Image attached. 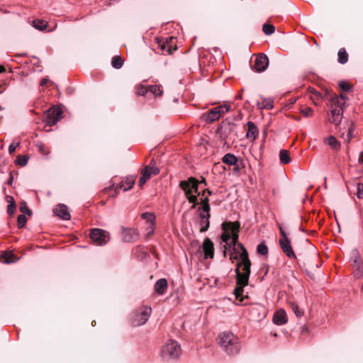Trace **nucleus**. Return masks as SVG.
Returning <instances> with one entry per match:
<instances>
[{"label":"nucleus","mask_w":363,"mask_h":363,"mask_svg":"<svg viewBox=\"0 0 363 363\" xmlns=\"http://www.w3.org/2000/svg\"><path fill=\"white\" fill-rule=\"evenodd\" d=\"M181 182H185V181L184 180H182ZM186 182H199V181L191 177H189L188 179V180H186Z\"/></svg>","instance_id":"nucleus-56"},{"label":"nucleus","mask_w":363,"mask_h":363,"mask_svg":"<svg viewBox=\"0 0 363 363\" xmlns=\"http://www.w3.org/2000/svg\"><path fill=\"white\" fill-rule=\"evenodd\" d=\"M257 252L261 255H266L268 254V247L264 242H262L258 245Z\"/></svg>","instance_id":"nucleus-36"},{"label":"nucleus","mask_w":363,"mask_h":363,"mask_svg":"<svg viewBox=\"0 0 363 363\" xmlns=\"http://www.w3.org/2000/svg\"><path fill=\"white\" fill-rule=\"evenodd\" d=\"M5 71V67L3 65H0V73L4 72Z\"/></svg>","instance_id":"nucleus-59"},{"label":"nucleus","mask_w":363,"mask_h":363,"mask_svg":"<svg viewBox=\"0 0 363 363\" xmlns=\"http://www.w3.org/2000/svg\"><path fill=\"white\" fill-rule=\"evenodd\" d=\"M155 223L147 224V226L146 227V233H147V238H149L152 235H153V233L155 232Z\"/></svg>","instance_id":"nucleus-43"},{"label":"nucleus","mask_w":363,"mask_h":363,"mask_svg":"<svg viewBox=\"0 0 363 363\" xmlns=\"http://www.w3.org/2000/svg\"><path fill=\"white\" fill-rule=\"evenodd\" d=\"M17 221H18V227L19 228H21L26 225V223L27 222V218L26 217V216L24 214L19 215L18 216Z\"/></svg>","instance_id":"nucleus-40"},{"label":"nucleus","mask_w":363,"mask_h":363,"mask_svg":"<svg viewBox=\"0 0 363 363\" xmlns=\"http://www.w3.org/2000/svg\"><path fill=\"white\" fill-rule=\"evenodd\" d=\"M359 161L363 163V151H362L359 154Z\"/></svg>","instance_id":"nucleus-58"},{"label":"nucleus","mask_w":363,"mask_h":363,"mask_svg":"<svg viewBox=\"0 0 363 363\" xmlns=\"http://www.w3.org/2000/svg\"><path fill=\"white\" fill-rule=\"evenodd\" d=\"M144 184H145V183H143V182L140 183V186H142Z\"/></svg>","instance_id":"nucleus-64"},{"label":"nucleus","mask_w":363,"mask_h":363,"mask_svg":"<svg viewBox=\"0 0 363 363\" xmlns=\"http://www.w3.org/2000/svg\"><path fill=\"white\" fill-rule=\"evenodd\" d=\"M180 187L184 191L190 203H194L197 200V196L199 195L198 193V184L199 183H179Z\"/></svg>","instance_id":"nucleus-12"},{"label":"nucleus","mask_w":363,"mask_h":363,"mask_svg":"<svg viewBox=\"0 0 363 363\" xmlns=\"http://www.w3.org/2000/svg\"><path fill=\"white\" fill-rule=\"evenodd\" d=\"M12 180H13V177H12V176H11L9 178V180L8 182H12Z\"/></svg>","instance_id":"nucleus-62"},{"label":"nucleus","mask_w":363,"mask_h":363,"mask_svg":"<svg viewBox=\"0 0 363 363\" xmlns=\"http://www.w3.org/2000/svg\"><path fill=\"white\" fill-rule=\"evenodd\" d=\"M62 110L56 106H53L48 110L45 113L44 122L46 126H52L55 125L62 118Z\"/></svg>","instance_id":"nucleus-11"},{"label":"nucleus","mask_w":363,"mask_h":363,"mask_svg":"<svg viewBox=\"0 0 363 363\" xmlns=\"http://www.w3.org/2000/svg\"><path fill=\"white\" fill-rule=\"evenodd\" d=\"M20 145V142L12 143L9 147V154H13L16 149Z\"/></svg>","instance_id":"nucleus-46"},{"label":"nucleus","mask_w":363,"mask_h":363,"mask_svg":"<svg viewBox=\"0 0 363 363\" xmlns=\"http://www.w3.org/2000/svg\"><path fill=\"white\" fill-rule=\"evenodd\" d=\"M334 97H337L339 99L340 102L342 104V107H343L345 102H342V101H345L347 99V96L345 94H340V96H335Z\"/></svg>","instance_id":"nucleus-50"},{"label":"nucleus","mask_w":363,"mask_h":363,"mask_svg":"<svg viewBox=\"0 0 363 363\" xmlns=\"http://www.w3.org/2000/svg\"><path fill=\"white\" fill-rule=\"evenodd\" d=\"M124 239H125V240L126 242H130V241H131L130 239H127V238H125Z\"/></svg>","instance_id":"nucleus-63"},{"label":"nucleus","mask_w":363,"mask_h":363,"mask_svg":"<svg viewBox=\"0 0 363 363\" xmlns=\"http://www.w3.org/2000/svg\"><path fill=\"white\" fill-rule=\"evenodd\" d=\"M289 306L297 317H301L303 315V311L299 308L296 303L290 302Z\"/></svg>","instance_id":"nucleus-34"},{"label":"nucleus","mask_w":363,"mask_h":363,"mask_svg":"<svg viewBox=\"0 0 363 363\" xmlns=\"http://www.w3.org/2000/svg\"><path fill=\"white\" fill-rule=\"evenodd\" d=\"M222 162L229 166H235L236 168L238 167V159L233 154H225L222 158Z\"/></svg>","instance_id":"nucleus-22"},{"label":"nucleus","mask_w":363,"mask_h":363,"mask_svg":"<svg viewBox=\"0 0 363 363\" xmlns=\"http://www.w3.org/2000/svg\"><path fill=\"white\" fill-rule=\"evenodd\" d=\"M137 179V176L136 175H129L126 177V181L125 182H135Z\"/></svg>","instance_id":"nucleus-51"},{"label":"nucleus","mask_w":363,"mask_h":363,"mask_svg":"<svg viewBox=\"0 0 363 363\" xmlns=\"http://www.w3.org/2000/svg\"><path fill=\"white\" fill-rule=\"evenodd\" d=\"M90 238L95 244L99 246L106 245L110 240L109 233L99 228H93L90 233Z\"/></svg>","instance_id":"nucleus-10"},{"label":"nucleus","mask_w":363,"mask_h":363,"mask_svg":"<svg viewBox=\"0 0 363 363\" xmlns=\"http://www.w3.org/2000/svg\"><path fill=\"white\" fill-rule=\"evenodd\" d=\"M257 108L271 110L274 107V101L271 98H265L259 96V99L256 102Z\"/></svg>","instance_id":"nucleus-19"},{"label":"nucleus","mask_w":363,"mask_h":363,"mask_svg":"<svg viewBox=\"0 0 363 363\" xmlns=\"http://www.w3.org/2000/svg\"><path fill=\"white\" fill-rule=\"evenodd\" d=\"M1 256L5 259V263L6 264H11L16 262L14 259L15 255L11 251L4 252Z\"/></svg>","instance_id":"nucleus-31"},{"label":"nucleus","mask_w":363,"mask_h":363,"mask_svg":"<svg viewBox=\"0 0 363 363\" xmlns=\"http://www.w3.org/2000/svg\"><path fill=\"white\" fill-rule=\"evenodd\" d=\"M226 225L228 226V228H230L231 231V239L230 241L228 250L231 249V245H237L238 247H240V246L239 245L240 243L238 242L240 224L238 222L223 223V226L226 227Z\"/></svg>","instance_id":"nucleus-16"},{"label":"nucleus","mask_w":363,"mask_h":363,"mask_svg":"<svg viewBox=\"0 0 363 363\" xmlns=\"http://www.w3.org/2000/svg\"><path fill=\"white\" fill-rule=\"evenodd\" d=\"M354 186L357 188V197L359 199H363V183H356Z\"/></svg>","instance_id":"nucleus-39"},{"label":"nucleus","mask_w":363,"mask_h":363,"mask_svg":"<svg viewBox=\"0 0 363 363\" xmlns=\"http://www.w3.org/2000/svg\"><path fill=\"white\" fill-rule=\"evenodd\" d=\"M222 228L223 230V233L221 235V240L223 242L225 243V250L228 249V247L230 245V241L231 239V231L230 228H228V226L226 225L223 226V223L222 224Z\"/></svg>","instance_id":"nucleus-25"},{"label":"nucleus","mask_w":363,"mask_h":363,"mask_svg":"<svg viewBox=\"0 0 363 363\" xmlns=\"http://www.w3.org/2000/svg\"><path fill=\"white\" fill-rule=\"evenodd\" d=\"M28 157L26 155H19L16 160V162L17 164H19L21 166H25L26 165V164L28 163Z\"/></svg>","instance_id":"nucleus-38"},{"label":"nucleus","mask_w":363,"mask_h":363,"mask_svg":"<svg viewBox=\"0 0 363 363\" xmlns=\"http://www.w3.org/2000/svg\"><path fill=\"white\" fill-rule=\"evenodd\" d=\"M230 110V105L224 104L210 109L203 114L202 118L206 123H212L218 121L223 114L228 112Z\"/></svg>","instance_id":"nucleus-4"},{"label":"nucleus","mask_w":363,"mask_h":363,"mask_svg":"<svg viewBox=\"0 0 363 363\" xmlns=\"http://www.w3.org/2000/svg\"><path fill=\"white\" fill-rule=\"evenodd\" d=\"M54 213L63 220H69L71 217L68 208L65 204H58L54 209Z\"/></svg>","instance_id":"nucleus-20"},{"label":"nucleus","mask_w":363,"mask_h":363,"mask_svg":"<svg viewBox=\"0 0 363 363\" xmlns=\"http://www.w3.org/2000/svg\"><path fill=\"white\" fill-rule=\"evenodd\" d=\"M19 208H20V211L23 213H27V214H29V215L31 213L30 210L28 208V207L27 206V204H26V203L25 201H22V202L20 203Z\"/></svg>","instance_id":"nucleus-42"},{"label":"nucleus","mask_w":363,"mask_h":363,"mask_svg":"<svg viewBox=\"0 0 363 363\" xmlns=\"http://www.w3.org/2000/svg\"><path fill=\"white\" fill-rule=\"evenodd\" d=\"M162 356L164 359H177L182 353L180 345L172 340H168L162 348Z\"/></svg>","instance_id":"nucleus-5"},{"label":"nucleus","mask_w":363,"mask_h":363,"mask_svg":"<svg viewBox=\"0 0 363 363\" xmlns=\"http://www.w3.org/2000/svg\"><path fill=\"white\" fill-rule=\"evenodd\" d=\"M141 218L146 220L147 224L155 223V216L152 213L145 212L141 215Z\"/></svg>","instance_id":"nucleus-32"},{"label":"nucleus","mask_w":363,"mask_h":363,"mask_svg":"<svg viewBox=\"0 0 363 363\" xmlns=\"http://www.w3.org/2000/svg\"><path fill=\"white\" fill-rule=\"evenodd\" d=\"M137 94L139 96H145L148 94V86H145L144 85H140L136 91Z\"/></svg>","instance_id":"nucleus-41"},{"label":"nucleus","mask_w":363,"mask_h":363,"mask_svg":"<svg viewBox=\"0 0 363 363\" xmlns=\"http://www.w3.org/2000/svg\"><path fill=\"white\" fill-rule=\"evenodd\" d=\"M210 205L208 202H206L203 204L202 206V212L200 213V225H201V232L206 231L210 225L209 218H210Z\"/></svg>","instance_id":"nucleus-15"},{"label":"nucleus","mask_w":363,"mask_h":363,"mask_svg":"<svg viewBox=\"0 0 363 363\" xmlns=\"http://www.w3.org/2000/svg\"><path fill=\"white\" fill-rule=\"evenodd\" d=\"M156 43L158 45V48H160V50L162 54H168L171 55L173 52V50H175L177 48H173L171 43L173 40H174V38L173 37L169 38H160L157 37L155 39Z\"/></svg>","instance_id":"nucleus-13"},{"label":"nucleus","mask_w":363,"mask_h":363,"mask_svg":"<svg viewBox=\"0 0 363 363\" xmlns=\"http://www.w3.org/2000/svg\"><path fill=\"white\" fill-rule=\"evenodd\" d=\"M151 313L152 308L150 306H144L138 308L133 318V325L140 326L144 325L148 320Z\"/></svg>","instance_id":"nucleus-7"},{"label":"nucleus","mask_w":363,"mask_h":363,"mask_svg":"<svg viewBox=\"0 0 363 363\" xmlns=\"http://www.w3.org/2000/svg\"><path fill=\"white\" fill-rule=\"evenodd\" d=\"M331 110L329 121L335 125H339L342 119L343 107L337 97H333L331 100Z\"/></svg>","instance_id":"nucleus-6"},{"label":"nucleus","mask_w":363,"mask_h":363,"mask_svg":"<svg viewBox=\"0 0 363 363\" xmlns=\"http://www.w3.org/2000/svg\"><path fill=\"white\" fill-rule=\"evenodd\" d=\"M16 211V205L15 202L11 201V203H9L7 206V212L9 215H12Z\"/></svg>","instance_id":"nucleus-45"},{"label":"nucleus","mask_w":363,"mask_h":363,"mask_svg":"<svg viewBox=\"0 0 363 363\" xmlns=\"http://www.w3.org/2000/svg\"><path fill=\"white\" fill-rule=\"evenodd\" d=\"M273 322L277 325H281L287 322L286 313L284 311L276 312L273 316Z\"/></svg>","instance_id":"nucleus-24"},{"label":"nucleus","mask_w":363,"mask_h":363,"mask_svg":"<svg viewBox=\"0 0 363 363\" xmlns=\"http://www.w3.org/2000/svg\"><path fill=\"white\" fill-rule=\"evenodd\" d=\"M7 201L11 203V201L14 202V199L12 196H7L6 197Z\"/></svg>","instance_id":"nucleus-57"},{"label":"nucleus","mask_w":363,"mask_h":363,"mask_svg":"<svg viewBox=\"0 0 363 363\" xmlns=\"http://www.w3.org/2000/svg\"><path fill=\"white\" fill-rule=\"evenodd\" d=\"M247 138L250 139L255 140L258 135L259 130L255 123L252 121H248L247 123Z\"/></svg>","instance_id":"nucleus-23"},{"label":"nucleus","mask_w":363,"mask_h":363,"mask_svg":"<svg viewBox=\"0 0 363 363\" xmlns=\"http://www.w3.org/2000/svg\"><path fill=\"white\" fill-rule=\"evenodd\" d=\"M262 30L266 35H272L275 31V27L273 25L264 23L262 26Z\"/></svg>","instance_id":"nucleus-35"},{"label":"nucleus","mask_w":363,"mask_h":363,"mask_svg":"<svg viewBox=\"0 0 363 363\" xmlns=\"http://www.w3.org/2000/svg\"><path fill=\"white\" fill-rule=\"evenodd\" d=\"M340 87L344 91H350L352 89L351 86H350L348 84L341 82L339 84Z\"/></svg>","instance_id":"nucleus-47"},{"label":"nucleus","mask_w":363,"mask_h":363,"mask_svg":"<svg viewBox=\"0 0 363 363\" xmlns=\"http://www.w3.org/2000/svg\"><path fill=\"white\" fill-rule=\"evenodd\" d=\"M216 133L221 140L226 142L236 135V125L228 120L223 121L217 128Z\"/></svg>","instance_id":"nucleus-3"},{"label":"nucleus","mask_w":363,"mask_h":363,"mask_svg":"<svg viewBox=\"0 0 363 363\" xmlns=\"http://www.w3.org/2000/svg\"><path fill=\"white\" fill-rule=\"evenodd\" d=\"M313 110L311 108H306L301 110V113L305 117H309L312 115Z\"/></svg>","instance_id":"nucleus-48"},{"label":"nucleus","mask_w":363,"mask_h":363,"mask_svg":"<svg viewBox=\"0 0 363 363\" xmlns=\"http://www.w3.org/2000/svg\"><path fill=\"white\" fill-rule=\"evenodd\" d=\"M242 250L240 255L242 262H238L235 268L237 286L234 294L237 299L242 300L243 288L248 284L250 274L251 262L248 257V252L242 244L239 245Z\"/></svg>","instance_id":"nucleus-1"},{"label":"nucleus","mask_w":363,"mask_h":363,"mask_svg":"<svg viewBox=\"0 0 363 363\" xmlns=\"http://www.w3.org/2000/svg\"><path fill=\"white\" fill-rule=\"evenodd\" d=\"M338 62L340 64H345L348 60V55L345 48H340L338 51Z\"/></svg>","instance_id":"nucleus-30"},{"label":"nucleus","mask_w":363,"mask_h":363,"mask_svg":"<svg viewBox=\"0 0 363 363\" xmlns=\"http://www.w3.org/2000/svg\"><path fill=\"white\" fill-rule=\"evenodd\" d=\"M125 232H127V233H130L132 232V230L130 229H128V230H125Z\"/></svg>","instance_id":"nucleus-61"},{"label":"nucleus","mask_w":363,"mask_h":363,"mask_svg":"<svg viewBox=\"0 0 363 363\" xmlns=\"http://www.w3.org/2000/svg\"><path fill=\"white\" fill-rule=\"evenodd\" d=\"M36 147L38 148V151L44 155H48L49 153V151L48 150L47 147L45 144H43L42 142H38L36 143Z\"/></svg>","instance_id":"nucleus-37"},{"label":"nucleus","mask_w":363,"mask_h":363,"mask_svg":"<svg viewBox=\"0 0 363 363\" xmlns=\"http://www.w3.org/2000/svg\"><path fill=\"white\" fill-rule=\"evenodd\" d=\"M325 143L330 146L333 150H339L340 148V143L333 135L329 136L325 140Z\"/></svg>","instance_id":"nucleus-26"},{"label":"nucleus","mask_w":363,"mask_h":363,"mask_svg":"<svg viewBox=\"0 0 363 363\" xmlns=\"http://www.w3.org/2000/svg\"><path fill=\"white\" fill-rule=\"evenodd\" d=\"M359 266H361L360 263H359V261L357 259H355L354 260V267L356 268Z\"/></svg>","instance_id":"nucleus-55"},{"label":"nucleus","mask_w":363,"mask_h":363,"mask_svg":"<svg viewBox=\"0 0 363 363\" xmlns=\"http://www.w3.org/2000/svg\"><path fill=\"white\" fill-rule=\"evenodd\" d=\"M125 184L124 183H112L109 186L105 187L103 192L109 197H115L121 189H123V191L130 190L133 187L134 183H125Z\"/></svg>","instance_id":"nucleus-9"},{"label":"nucleus","mask_w":363,"mask_h":363,"mask_svg":"<svg viewBox=\"0 0 363 363\" xmlns=\"http://www.w3.org/2000/svg\"><path fill=\"white\" fill-rule=\"evenodd\" d=\"M238 246L237 245H231V249L229 250L230 251H232L231 253H233L234 255L238 254L240 257V259L241 260L240 262H242V259L240 258V255L242 253V250L241 247H239L240 250H241V252H239L238 249Z\"/></svg>","instance_id":"nucleus-44"},{"label":"nucleus","mask_w":363,"mask_h":363,"mask_svg":"<svg viewBox=\"0 0 363 363\" xmlns=\"http://www.w3.org/2000/svg\"><path fill=\"white\" fill-rule=\"evenodd\" d=\"M352 128H350L348 130V133H347V143H349L350 141V140L352 138Z\"/></svg>","instance_id":"nucleus-52"},{"label":"nucleus","mask_w":363,"mask_h":363,"mask_svg":"<svg viewBox=\"0 0 363 363\" xmlns=\"http://www.w3.org/2000/svg\"><path fill=\"white\" fill-rule=\"evenodd\" d=\"M278 226L281 236L279 240L281 249L288 257L296 259V255L293 250L290 240L289 239L286 233L279 224H278Z\"/></svg>","instance_id":"nucleus-8"},{"label":"nucleus","mask_w":363,"mask_h":363,"mask_svg":"<svg viewBox=\"0 0 363 363\" xmlns=\"http://www.w3.org/2000/svg\"><path fill=\"white\" fill-rule=\"evenodd\" d=\"M149 93L155 96H160L162 94V90L158 85H150L148 86V94Z\"/></svg>","instance_id":"nucleus-29"},{"label":"nucleus","mask_w":363,"mask_h":363,"mask_svg":"<svg viewBox=\"0 0 363 363\" xmlns=\"http://www.w3.org/2000/svg\"><path fill=\"white\" fill-rule=\"evenodd\" d=\"M280 162L284 164H289L291 162L289 152L286 150H281L279 152Z\"/></svg>","instance_id":"nucleus-27"},{"label":"nucleus","mask_w":363,"mask_h":363,"mask_svg":"<svg viewBox=\"0 0 363 363\" xmlns=\"http://www.w3.org/2000/svg\"><path fill=\"white\" fill-rule=\"evenodd\" d=\"M33 26L40 30H44L47 28L48 23L43 20L36 19L33 21Z\"/></svg>","instance_id":"nucleus-28"},{"label":"nucleus","mask_w":363,"mask_h":363,"mask_svg":"<svg viewBox=\"0 0 363 363\" xmlns=\"http://www.w3.org/2000/svg\"><path fill=\"white\" fill-rule=\"evenodd\" d=\"M269 65V59L265 54L257 55L252 65L254 69L258 72L264 71Z\"/></svg>","instance_id":"nucleus-17"},{"label":"nucleus","mask_w":363,"mask_h":363,"mask_svg":"<svg viewBox=\"0 0 363 363\" xmlns=\"http://www.w3.org/2000/svg\"><path fill=\"white\" fill-rule=\"evenodd\" d=\"M203 251L204 253L205 259H212L214 257V245L213 242L208 238H206L202 244Z\"/></svg>","instance_id":"nucleus-18"},{"label":"nucleus","mask_w":363,"mask_h":363,"mask_svg":"<svg viewBox=\"0 0 363 363\" xmlns=\"http://www.w3.org/2000/svg\"><path fill=\"white\" fill-rule=\"evenodd\" d=\"M217 342L221 349L229 355L237 354L241 348L239 338L230 332L220 333Z\"/></svg>","instance_id":"nucleus-2"},{"label":"nucleus","mask_w":363,"mask_h":363,"mask_svg":"<svg viewBox=\"0 0 363 363\" xmlns=\"http://www.w3.org/2000/svg\"><path fill=\"white\" fill-rule=\"evenodd\" d=\"M236 99H242V95L241 94L237 95Z\"/></svg>","instance_id":"nucleus-60"},{"label":"nucleus","mask_w":363,"mask_h":363,"mask_svg":"<svg viewBox=\"0 0 363 363\" xmlns=\"http://www.w3.org/2000/svg\"><path fill=\"white\" fill-rule=\"evenodd\" d=\"M160 173L159 168L156 166V162L152 160L150 164L145 166L141 172V177L138 182H146L150 179L152 175H157Z\"/></svg>","instance_id":"nucleus-14"},{"label":"nucleus","mask_w":363,"mask_h":363,"mask_svg":"<svg viewBox=\"0 0 363 363\" xmlns=\"http://www.w3.org/2000/svg\"><path fill=\"white\" fill-rule=\"evenodd\" d=\"M168 284L166 279H160L156 281L154 286L155 292L157 295H163L167 289Z\"/></svg>","instance_id":"nucleus-21"},{"label":"nucleus","mask_w":363,"mask_h":363,"mask_svg":"<svg viewBox=\"0 0 363 363\" xmlns=\"http://www.w3.org/2000/svg\"><path fill=\"white\" fill-rule=\"evenodd\" d=\"M48 79H46V78H43V79H42L40 80V86H44V85H45V84L48 83Z\"/></svg>","instance_id":"nucleus-54"},{"label":"nucleus","mask_w":363,"mask_h":363,"mask_svg":"<svg viewBox=\"0 0 363 363\" xmlns=\"http://www.w3.org/2000/svg\"><path fill=\"white\" fill-rule=\"evenodd\" d=\"M123 64V60L120 56H115L111 61V65L116 69H120Z\"/></svg>","instance_id":"nucleus-33"},{"label":"nucleus","mask_w":363,"mask_h":363,"mask_svg":"<svg viewBox=\"0 0 363 363\" xmlns=\"http://www.w3.org/2000/svg\"><path fill=\"white\" fill-rule=\"evenodd\" d=\"M363 275V267L359 266L356 267V271L354 272V276L357 278H359Z\"/></svg>","instance_id":"nucleus-49"},{"label":"nucleus","mask_w":363,"mask_h":363,"mask_svg":"<svg viewBox=\"0 0 363 363\" xmlns=\"http://www.w3.org/2000/svg\"><path fill=\"white\" fill-rule=\"evenodd\" d=\"M240 259V257L238 254L235 253V255H234L233 253H230V259L233 262L234 260H237Z\"/></svg>","instance_id":"nucleus-53"}]
</instances>
